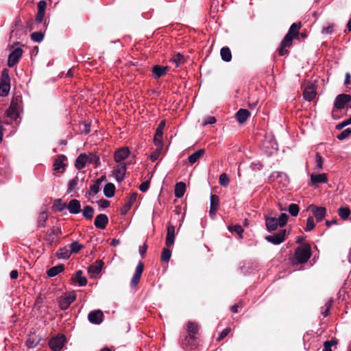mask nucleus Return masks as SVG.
<instances>
[{"label":"nucleus","mask_w":351,"mask_h":351,"mask_svg":"<svg viewBox=\"0 0 351 351\" xmlns=\"http://www.w3.org/2000/svg\"><path fill=\"white\" fill-rule=\"evenodd\" d=\"M88 320L90 322L95 324H100L103 320V313L101 311L97 310L90 312L88 314Z\"/></svg>","instance_id":"obj_17"},{"label":"nucleus","mask_w":351,"mask_h":351,"mask_svg":"<svg viewBox=\"0 0 351 351\" xmlns=\"http://www.w3.org/2000/svg\"><path fill=\"white\" fill-rule=\"evenodd\" d=\"M82 271L79 270L76 272L75 277L73 278L74 281L77 282L80 286H84L87 283V280L85 277L82 276Z\"/></svg>","instance_id":"obj_32"},{"label":"nucleus","mask_w":351,"mask_h":351,"mask_svg":"<svg viewBox=\"0 0 351 351\" xmlns=\"http://www.w3.org/2000/svg\"><path fill=\"white\" fill-rule=\"evenodd\" d=\"M303 96L306 100L308 101H312L316 96L315 85L313 84H308L304 89Z\"/></svg>","instance_id":"obj_12"},{"label":"nucleus","mask_w":351,"mask_h":351,"mask_svg":"<svg viewBox=\"0 0 351 351\" xmlns=\"http://www.w3.org/2000/svg\"><path fill=\"white\" fill-rule=\"evenodd\" d=\"M44 17H45V12L38 11L36 17V21L39 23H42L44 19Z\"/></svg>","instance_id":"obj_60"},{"label":"nucleus","mask_w":351,"mask_h":351,"mask_svg":"<svg viewBox=\"0 0 351 351\" xmlns=\"http://www.w3.org/2000/svg\"><path fill=\"white\" fill-rule=\"evenodd\" d=\"M115 186L112 183H108L105 185L104 189V193L106 197L110 198L114 195Z\"/></svg>","instance_id":"obj_28"},{"label":"nucleus","mask_w":351,"mask_h":351,"mask_svg":"<svg viewBox=\"0 0 351 351\" xmlns=\"http://www.w3.org/2000/svg\"><path fill=\"white\" fill-rule=\"evenodd\" d=\"M328 178L326 173L319 174H311V185H317L319 183H326Z\"/></svg>","instance_id":"obj_19"},{"label":"nucleus","mask_w":351,"mask_h":351,"mask_svg":"<svg viewBox=\"0 0 351 351\" xmlns=\"http://www.w3.org/2000/svg\"><path fill=\"white\" fill-rule=\"evenodd\" d=\"M175 228L173 226H169L167 228V234L166 237V245L169 247L174 243Z\"/></svg>","instance_id":"obj_21"},{"label":"nucleus","mask_w":351,"mask_h":351,"mask_svg":"<svg viewBox=\"0 0 351 351\" xmlns=\"http://www.w3.org/2000/svg\"><path fill=\"white\" fill-rule=\"evenodd\" d=\"M67 209L71 214H78L81 212V204L77 199H71L67 205Z\"/></svg>","instance_id":"obj_20"},{"label":"nucleus","mask_w":351,"mask_h":351,"mask_svg":"<svg viewBox=\"0 0 351 351\" xmlns=\"http://www.w3.org/2000/svg\"><path fill=\"white\" fill-rule=\"evenodd\" d=\"M130 154V150L128 147H123L118 150H117L114 153V160L117 162L122 163L121 162L128 157Z\"/></svg>","instance_id":"obj_14"},{"label":"nucleus","mask_w":351,"mask_h":351,"mask_svg":"<svg viewBox=\"0 0 351 351\" xmlns=\"http://www.w3.org/2000/svg\"><path fill=\"white\" fill-rule=\"evenodd\" d=\"M143 271V264L141 262H139L136 267V270L131 280L130 284L131 286L134 287H136L141 277L142 273Z\"/></svg>","instance_id":"obj_15"},{"label":"nucleus","mask_w":351,"mask_h":351,"mask_svg":"<svg viewBox=\"0 0 351 351\" xmlns=\"http://www.w3.org/2000/svg\"><path fill=\"white\" fill-rule=\"evenodd\" d=\"M63 270L64 266L60 265L50 268L47 273L49 277H54L58 274L61 273Z\"/></svg>","instance_id":"obj_31"},{"label":"nucleus","mask_w":351,"mask_h":351,"mask_svg":"<svg viewBox=\"0 0 351 351\" xmlns=\"http://www.w3.org/2000/svg\"><path fill=\"white\" fill-rule=\"evenodd\" d=\"M220 54L221 58L225 62H230L232 59V53L229 48L223 47L221 49Z\"/></svg>","instance_id":"obj_30"},{"label":"nucleus","mask_w":351,"mask_h":351,"mask_svg":"<svg viewBox=\"0 0 351 351\" xmlns=\"http://www.w3.org/2000/svg\"><path fill=\"white\" fill-rule=\"evenodd\" d=\"M31 38L35 42L40 43L43 40L44 34L40 32H36L31 34Z\"/></svg>","instance_id":"obj_45"},{"label":"nucleus","mask_w":351,"mask_h":351,"mask_svg":"<svg viewBox=\"0 0 351 351\" xmlns=\"http://www.w3.org/2000/svg\"><path fill=\"white\" fill-rule=\"evenodd\" d=\"M94 210L90 206H86L82 210L83 216L86 219H92L93 217Z\"/></svg>","instance_id":"obj_39"},{"label":"nucleus","mask_w":351,"mask_h":351,"mask_svg":"<svg viewBox=\"0 0 351 351\" xmlns=\"http://www.w3.org/2000/svg\"><path fill=\"white\" fill-rule=\"evenodd\" d=\"M167 66L156 65L153 68V73L156 77H160L166 73Z\"/></svg>","instance_id":"obj_34"},{"label":"nucleus","mask_w":351,"mask_h":351,"mask_svg":"<svg viewBox=\"0 0 351 351\" xmlns=\"http://www.w3.org/2000/svg\"><path fill=\"white\" fill-rule=\"evenodd\" d=\"M351 123V117L348 119L347 120H345L344 121L337 124L336 125V128L337 130H341L343 129L344 127L350 125Z\"/></svg>","instance_id":"obj_55"},{"label":"nucleus","mask_w":351,"mask_h":351,"mask_svg":"<svg viewBox=\"0 0 351 351\" xmlns=\"http://www.w3.org/2000/svg\"><path fill=\"white\" fill-rule=\"evenodd\" d=\"M288 218L289 217L286 213H282L278 217V219H277L279 226L283 227L284 226H285V224L287 222Z\"/></svg>","instance_id":"obj_48"},{"label":"nucleus","mask_w":351,"mask_h":351,"mask_svg":"<svg viewBox=\"0 0 351 351\" xmlns=\"http://www.w3.org/2000/svg\"><path fill=\"white\" fill-rule=\"evenodd\" d=\"M205 154L204 149H199L197 151L195 152L193 154L189 156V162L191 164H194L196 162L199 158H201L203 155Z\"/></svg>","instance_id":"obj_25"},{"label":"nucleus","mask_w":351,"mask_h":351,"mask_svg":"<svg viewBox=\"0 0 351 351\" xmlns=\"http://www.w3.org/2000/svg\"><path fill=\"white\" fill-rule=\"evenodd\" d=\"M88 162L95 164L97 165L99 162V158L97 155L90 154L88 155Z\"/></svg>","instance_id":"obj_53"},{"label":"nucleus","mask_w":351,"mask_h":351,"mask_svg":"<svg viewBox=\"0 0 351 351\" xmlns=\"http://www.w3.org/2000/svg\"><path fill=\"white\" fill-rule=\"evenodd\" d=\"M149 185V183L148 182H143L139 186V190L142 192H145L147 191Z\"/></svg>","instance_id":"obj_62"},{"label":"nucleus","mask_w":351,"mask_h":351,"mask_svg":"<svg viewBox=\"0 0 351 351\" xmlns=\"http://www.w3.org/2000/svg\"><path fill=\"white\" fill-rule=\"evenodd\" d=\"M311 256V246L305 244L298 247L295 251L294 259L297 263H304L307 262Z\"/></svg>","instance_id":"obj_2"},{"label":"nucleus","mask_w":351,"mask_h":351,"mask_svg":"<svg viewBox=\"0 0 351 351\" xmlns=\"http://www.w3.org/2000/svg\"><path fill=\"white\" fill-rule=\"evenodd\" d=\"M10 89V84L8 71L7 69H4L1 73L0 82V96H6L8 94Z\"/></svg>","instance_id":"obj_3"},{"label":"nucleus","mask_w":351,"mask_h":351,"mask_svg":"<svg viewBox=\"0 0 351 351\" xmlns=\"http://www.w3.org/2000/svg\"><path fill=\"white\" fill-rule=\"evenodd\" d=\"M351 134V129L347 128L343 132H341L338 136L337 138L339 140H343L346 138H348Z\"/></svg>","instance_id":"obj_52"},{"label":"nucleus","mask_w":351,"mask_h":351,"mask_svg":"<svg viewBox=\"0 0 351 351\" xmlns=\"http://www.w3.org/2000/svg\"><path fill=\"white\" fill-rule=\"evenodd\" d=\"M126 172V167L125 163H119L113 167L112 175L118 182L123 180Z\"/></svg>","instance_id":"obj_5"},{"label":"nucleus","mask_w":351,"mask_h":351,"mask_svg":"<svg viewBox=\"0 0 351 351\" xmlns=\"http://www.w3.org/2000/svg\"><path fill=\"white\" fill-rule=\"evenodd\" d=\"M188 332L190 336H194L197 331V326L195 323L189 322L187 324Z\"/></svg>","instance_id":"obj_44"},{"label":"nucleus","mask_w":351,"mask_h":351,"mask_svg":"<svg viewBox=\"0 0 351 351\" xmlns=\"http://www.w3.org/2000/svg\"><path fill=\"white\" fill-rule=\"evenodd\" d=\"M300 27V23H293L291 25L288 33L281 42L280 47L278 50L280 56H284L288 53V50L286 48L291 46L292 40L298 34Z\"/></svg>","instance_id":"obj_1"},{"label":"nucleus","mask_w":351,"mask_h":351,"mask_svg":"<svg viewBox=\"0 0 351 351\" xmlns=\"http://www.w3.org/2000/svg\"><path fill=\"white\" fill-rule=\"evenodd\" d=\"M171 256V252L168 248H164L161 254V260L164 262H168Z\"/></svg>","instance_id":"obj_43"},{"label":"nucleus","mask_w":351,"mask_h":351,"mask_svg":"<svg viewBox=\"0 0 351 351\" xmlns=\"http://www.w3.org/2000/svg\"><path fill=\"white\" fill-rule=\"evenodd\" d=\"M71 255V252L70 248H67L66 247L61 248L57 254L58 257L62 259H67Z\"/></svg>","instance_id":"obj_33"},{"label":"nucleus","mask_w":351,"mask_h":351,"mask_svg":"<svg viewBox=\"0 0 351 351\" xmlns=\"http://www.w3.org/2000/svg\"><path fill=\"white\" fill-rule=\"evenodd\" d=\"M315 216L317 221H321L326 215V209L324 207H317L315 205H311L307 208Z\"/></svg>","instance_id":"obj_7"},{"label":"nucleus","mask_w":351,"mask_h":351,"mask_svg":"<svg viewBox=\"0 0 351 351\" xmlns=\"http://www.w3.org/2000/svg\"><path fill=\"white\" fill-rule=\"evenodd\" d=\"M314 228H315V223H314L313 217H308L307 221H306V225L304 228L305 231H306V232L311 231Z\"/></svg>","instance_id":"obj_49"},{"label":"nucleus","mask_w":351,"mask_h":351,"mask_svg":"<svg viewBox=\"0 0 351 351\" xmlns=\"http://www.w3.org/2000/svg\"><path fill=\"white\" fill-rule=\"evenodd\" d=\"M108 223V218L104 214L98 215L95 219V226L97 228L104 229Z\"/></svg>","instance_id":"obj_18"},{"label":"nucleus","mask_w":351,"mask_h":351,"mask_svg":"<svg viewBox=\"0 0 351 351\" xmlns=\"http://www.w3.org/2000/svg\"><path fill=\"white\" fill-rule=\"evenodd\" d=\"M47 219V214L45 212H43L39 215L38 223L39 226H45V223Z\"/></svg>","instance_id":"obj_51"},{"label":"nucleus","mask_w":351,"mask_h":351,"mask_svg":"<svg viewBox=\"0 0 351 351\" xmlns=\"http://www.w3.org/2000/svg\"><path fill=\"white\" fill-rule=\"evenodd\" d=\"M69 248L71 254L77 253L82 248V245L78 242L75 241L70 244Z\"/></svg>","instance_id":"obj_46"},{"label":"nucleus","mask_w":351,"mask_h":351,"mask_svg":"<svg viewBox=\"0 0 351 351\" xmlns=\"http://www.w3.org/2000/svg\"><path fill=\"white\" fill-rule=\"evenodd\" d=\"M250 112L246 109H240L236 114V117L239 123H244L250 117Z\"/></svg>","instance_id":"obj_24"},{"label":"nucleus","mask_w":351,"mask_h":351,"mask_svg":"<svg viewBox=\"0 0 351 351\" xmlns=\"http://www.w3.org/2000/svg\"><path fill=\"white\" fill-rule=\"evenodd\" d=\"M287 231L286 230H281L278 233H276L273 235H269L265 237V239L274 244V245H279L282 243L286 239Z\"/></svg>","instance_id":"obj_6"},{"label":"nucleus","mask_w":351,"mask_h":351,"mask_svg":"<svg viewBox=\"0 0 351 351\" xmlns=\"http://www.w3.org/2000/svg\"><path fill=\"white\" fill-rule=\"evenodd\" d=\"M137 198V193H133L130 195V196L128 197L127 204H129L131 207L133 205V204L135 202Z\"/></svg>","instance_id":"obj_56"},{"label":"nucleus","mask_w":351,"mask_h":351,"mask_svg":"<svg viewBox=\"0 0 351 351\" xmlns=\"http://www.w3.org/2000/svg\"><path fill=\"white\" fill-rule=\"evenodd\" d=\"M300 208L295 204H291L289 206V212L293 217H296L298 215Z\"/></svg>","instance_id":"obj_42"},{"label":"nucleus","mask_w":351,"mask_h":351,"mask_svg":"<svg viewBox=\"0 0 351 351\" xmlns=\"http://www.w3.org/2000/svg\"><path fill=\"white\" fill-rule=\"evenodd\" d=\"M88 163V155L81 154L75 161V167L77 169H83Z\"/></svg>","instance_id":"obj_22"},{"label":"nucleus","mask_w":351,"mask_h":351,"mask_svg":"<svg viewBox=\"0 0 351 351\" xmlns=\"http://www.w3.org/2000/svg\"><path fill=\"white\" fill-rule=\"evenodd\" d=\"M219 183L223 186H227L230 183V179L226 173H222L219 176Z\"/></svg>","instance_id":"obj_47"},{"label":"nucleus","mask_w":351,"mask_h":351,"mask_svg":"<svg viewBox=\"0 0 351 351\" xmlns=\"http://www.w3.org/2000/svg\"><path fill=\"white\" fill-rule=\"evenodd\" d=\"M156 146L157 147L156 149L154 152H153L150 155V159L152 161H156L159 158L163 145Z\"/></svg>","instance_id":"obj_40"},{"label":"nucleus","mask_w":351,"mask_h":351,"mask_svg":"<svg viewBox=\"0 0 351 351\" xmlns=\"http://www.w3.org/2000/svg\"><path fill=\"white\" fill-rule=\"evenodd\" d=\"M66 160V157L64 156H60L55 160L53 167L54 170L57 171H63L64 169L65 164L64 160Z\"/></svg>","instance_id":"obj_26"},{"label":"nucleus","mask_w":351,"mask_h":351,"mask_svg":"<svg viewBox=\"0 0 351 351\" xmlns=\"http://www.w3.org/2000/svg\"><path fill=\"white\" fill-rule=\"evenodd\" d=\"M53 206L57 210L60 212L67 208L66 203L63 202L61 199H55Z\"/></svg>","instance_id":"obj_37"},{"label":"nucleus","mask_w":351,"mask_h":351,"mask_svg":"<svg viewBox=\"0 0 351 351\" xmlns=\"http://www.w3.org/2000/svg\"><path fill=\"white\" fill-rule=\"evenodd\" d=\"M186 191V185L184 182H178L175 186L174 193L175 196L178 198H181L184 196Z\"/></svg>","instance_id":"obj_23"},{"label":"nucleus","mask_w":351,"mask_h":351,"mask_svg":"<svg viewBox=\"0 0 351 351\" xmlns=\"http://www.w3.org/2000/svg\"><path fill=\"white\" fill-rule=\"evenodd\" d=\"M38 342L39 339L36 335L32 333L28 336V338L26 340V345L28 346V348H33L38 343Z\"/></svg>","instance_id":"obj_29"},{"label":"nucleus","mask_w":351,"mask_h":351,"mask_svg":"<svg viewBox=\"0 0 351 351\" xmlns=\"http://www.w3.org/2000/svg\"><path fill=\"white\" fill-rule=\"evenodd\" d=\"M315 169L319 171L323 168L324 160L319 154L317 153L315 156Z\"/></svg>","instance_id":"obj_41"},{"label":"nucleus","mask_w":351,"mask_h":351,"mask_svg":"<svg viewBox=\"0 0 351 351\" xmlns=\"http://www.w3.org/2000/svg\"><path fill=\"white\" fill-rule=\"evenodd\" d=\"M100 180H97L90 189V193L93 195H96L99 190Z\"/></svg>","instance_id":"obj_50"},{"label":"nucleus","mask_w":351,"mask_h":351,"mask_svg":"<svg viewBox=\"0 0 351 351\" xmlns=\"http://www.w3.org/2000/svg\"><path fill=\"white\" fill-rule=\"evenodd\" d=\"M171 62L173 63H175L176 66L178 67L184 63V56L181 53H178L173 56V58H171Z\"/></svg>","instance_id":"obj_36"},{"label":"nucleus","mask_w":351,"mask_h":351,"mask_svg":"<svg viewBox=\"0 0 351 351\" xmlns=\"http://www.w3.org/2000/svg\"><path fill=\"white\" fill-rule=\"evenodd\" d=\"M64 341L65 338L63 335H58L50 341L49 346L54 351L60 350L63 347Z\"/></svg>","instance_id":"obj_11"},{"label":"nucleus","mask_w":351,"mask_h":351,"mask_svg":"<svg viewBox=\"0 0 351 351\" xmlns=\"http://www.w3.org/2000/svg\"><path fill=\"white\" fill-rule=\"evenodd\" d=\"M351 101V96L347 94H341L337 96L335 101V108L342 109Z\"/></svg>","instance_id":"obj_8"},{"label":"nucleus","mask_w":351,"mask_h":351,"mask_svg":"<svg viewBox=\"0 0 351 351\" xmlns=\"http://www.w3.org/2000/svg\"><path fill=\"white\" fill-rule=\"evenodd\" d=\"M228 229L230 231H231V232L234 231L238 234H240V235H241V234L243 232V229L239 225H237V226H229Z\"/></svg>","instance_id":"obj_54"},{"label":"nucleus","mask_w":351,"mask_h":351,"mask_svg":"<svg viewBox=\"0 0 351 351\" xmlns=\"http://www.w3.org/2000/svg\"><path fill=\"white\" fill-rule=\"evenodd\" d=\"M83 184V179H80L77 176L71 180L68 184L66 190L67 193L76 192Z\"/></svg>","instance_id":"obj_9"},{"label":"nucleus","mask_w":351,"mask_h":351,"mask_svg":"<svg viewBox=\"0 0 351 351\" xmlns=\"http://www.w3.org/2000/svg\"><path fill=\"white\" fill-rule=\"evenodd\" d=\"M23 54V50L21 48L15 49L9 56L8 65L13 67L19 60Z\"/></svg>","instance_id":"obj_10"},{"label":"nucleus","mask_w":351,"mask_h":351,"mask_svg":"<svg viewBox=\"0 0 351 351\" xmlns=\"http://www.w3.org/2000/svg\"><path fill=\"white\" fill-rule=\"evenodd\" d=\"M147 245H143L142 246H140L139 247V253L141 254V255L142 256H143L145 255V254L146 253V251H147Z\"/></svg>","instance_id":"obj_64"},{"label":"nucleus","mask_w":351,"mask_h":351,"mask_svg":"<svg viewBox=\"0 0 351 351\" xmlns=\"http://www.w3.org/2000/svg\"><path fill=\"white\" fill-rule=\"evenodd\" d=\"M266 226L269 231H274L279 226L277 218L269 217L266 219Z\"/></svg>","instance_id":"obj_27"},{"label":"nucleus","mask_w":351,"mask_h":351,"mask_svg":"<svg viewBox=\"0 0 351 351\" xmlns=\"http://www.w3.org/2000/svg\"><path fill=\"white\" fill-rule=\"evenodd\" d=\"M76 299V294L74 291L65 293L58 300L59 306L62 310L67 309L71 304Z\"/></svg>","instance_id":"obj_4"},{"label":"nucleus","mask_w":351,"mask_h":351,"mask_svg":"<svg viewBox=\"0 0 351 351\" xmlns=\"http://www.w3.org/2000/svg\"><path fill=\"white\" fill-rule=\"evenodd\" d=\"M46 6H47V3L45 1H44V0L40 1L38 3V11L45 12Z\"/></svg>","instance_id":"obj_58"},{"label":"nucleus","mask_w":351,"mask_h":351,"mask_svg":"<svg viewBox=\"0 0 351 351\" xmlns=\"http://www.w3.org/2000/svg\"><path fill=\"white\" fill-rule=\"evenodd\" d=\"M230 328H225L224 330H223L218 337L219 341L223 339L225 337H226L228 334L230 332Z\"/></svg>","instance_id":"obj_61"},{"label":"nucleus","mask_w":351,"mask_h":351,"mask_svg":"<svg viewBox=\"0 0 351 351\" xmlns=\"http://www.w3.org/2000/svg\"><path fill=\"white\" fill-rule=\"evenodd\" d=\"M219 197L216 195H210V213H212V210L217 211V207L219 205Z\"/></svg>","instance_id":"obj_35"},{"label":"nucleus","mask_w":351,"mask_h":351,"mask_svg":"<svg viewBox=\"0 0 351 351\" xmlns=\"http://www.w3.org/2000/svg\"><path fill=\"white\" fill-rule=\"evenodd\" d=\"M334 26L332 25H330L328 27H324L322 29V34H329L333 32Z\"/></svg>","instance_id":"obj_59"},{"label":"nucleus","mask_w":351,"mask_h":351,"mask_svg":"<svg viewBox=\"0 0 351 351\" xmlns=\"http://www.w3.org/2000/svg\"><path fill=\"white\" fill-rule=\"evenodd\" d=\"M323 351H332L331 349V343L330 341H326L324 343Z\"/></svg>","instance_id":"obj_63"},{"label":"nucleus","mask_w":351,"mask_h":351,"mask_svg":"<svg viewBox=\"0 0 351 351\" xmlns=\"http://www.w3.org/2000/svg\"><path fill=\"white\" fill-rule=\"evenodd\" d=\"M165 126V121H162L159 123L156 132L154 136V142L155 145H161L162 144V134H163V129Z\"/></svg>","instance_id":"obj_13"},{"label":"nucleus","mask_w":351,"mask_h":351,"mask_svg":"<svg viewBox=\"0 0 351 351\" xmlns=\"http://www.w3.org/2000/svg\"><path fill=\"white\" fill-rule=\"evenodd\" d=\"M338 213L341 219H346L350 214V210L348 207H341L338 210Z\"/></svg>","instance_id":"obj_38"},{"label":"nucleus","mask_w":351,"mask_h":351,"mask_svg":"<svg viewBox=\"0 0 351 351\" xmlns=\"http://www.w3.org/2000/svg\"><path fill=\"white\" fill-rule=\"evenodd\" d=\"M104 263L101 261H96L94 264L91 265L88 269V272L91 278H94L98 274L102 269Z\"/></svg>","instance_id":"obj_16"},{"label":"nucleus","mask_w":351,"mask_h":351,"mask_svg":"<svg viewBox=\"0 0 351 351\" xmlns=\"http://www.w3.org/2000/svg\"><path fill=\"white\" fill-rule=\"evenodd\" d=\"M216 122V119L214 117H206L203 123L204 125L214 124Z\"/></svg>","instance_id":"obj_57"}]
</instances>
